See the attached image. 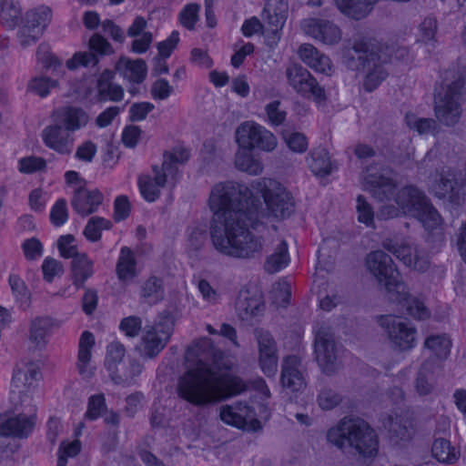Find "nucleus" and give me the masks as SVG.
Segmentation results:
<instances>
[{
	"label": "nucleus",
	"instance_id": "nucleus-1",
	"mask_svg": "<svg viewBox=\"0 0 466 466\" xmlns=\"http://www.w3.org/2000/svg\"><path fill=\"white\" fill-rule=\"evenodd\" d=\"M251 189L234 181L215 184L208 207L212 213L210 238L216 250L235 258H252L265 245L258 229L263 212Z\"/></svg>",
	"mask_w": 466,
	"mask_h": 466
},
{
	"label": "nucleus",
	"instance_id": "nucleus-2",
	"mask_svg": "<svg viewBox=\"0 0 466 466\" xmlns=\"http://www.w3.org/2000/svg\"><path fill=\"white\" fill-rule=\"evenodd\" d=\"M214 355L211 341L203 338L194 341L186 352L187 362H196L179 379L178 395L195 405L210 402L239 394L246 389L243 381L234 376L228 368L218 362L209 363Z\"/></svg>",
	"mask_w": 466,
	"mask_h": 466
},
{
	"label": "nucleus",
	"instance_id": "nucleus-3",
	"mask_svg": "<svg viewBox=\"0 0 466 466\" xmlns=\"http://www.w3.org/2000/svg\"><path fill=\"white\" fill-rule=\"evenodd\" d=\"M364 189L385 202L378 217L387 219L408 215L416 218L427 230L438 229L441 218L424 195L415 187H404L397 192L396 180L390 169L378 166L368 167L361 175Z\"/></svg>",
	"mask_w": 466,
	"mask_h": 466
},
{
	"label": "nucleus",
	"instance_id": "nucleus-4",
	"mask_svg": "<svg viewBox=\"0 0 466 466\" xmlns=\"http://www.w3.org/2000/svg\"><path fill=\"white\" fill-rule=\"evenodd\" d=\"M366 267L379 283L385 287L392 302L405 308L417 319H425L430 316V311L420 300L409 296L407 287L400 280L390 256L380 250L371 252L367 257Z\"/></svg>",
	"mask_w": 466,
	"mask_h": 466
},
{
	"label": "nucleus",
	"instance_id": "nucleus-5",
	"mask_svg": "<svg viewBox=\"0 0 466 466\" xmlns=\"http://www.w3.org/2000/svg\"><path fill=\"white\" fill-rule=\"evenodd\" d=\"M394 50L393 46H382L375 39L360 37L355 41L352 49L358 62L355 61L352 54H350L351 58H346L344 62L349 68L367 70L363 86L367 91L370 92L386 78L387 72L382 65L390 60Z\"/></svg>",
	"mask_w": 466,
	"mask_h": 466
},
{
	"label": "nucleus",
	"instance_id": "nucleus-6",
	"mask_svg": "<svg viewBox=\"0 0 466 466\" xmlns=\"http://www.w3.org/2000/svg\"><path fill=\"white\" fill-rule=\"evenodd\" d=\"M328 440L340 449L354 448L363 458H374L378 452L377 435L361 419H343L329 431Z\"/></svg>",
	"mask_w": 466,
	"mask_h": 466
},
{
	"label": "nucleus",
	"instance_id": "nucleus-7",
	"mask_svg": "<svg viewBox=\"0 0 466 466\" xmlns=\"http://www.w3.org/2000/svg\"><path fill=\"white\" fill-rule=\"evenodd\" d=\"M41 378L37 363L21 361L14 370L11 382V400L21 407H28L30 410L35 407V399L39 397L38 382Z\"/></svg>",
	"mask_w": 466,
	"mask_h": 466
},
{
	"label": "nucleus",
	"instance_id": "nucleus-8",
	"mask_svg": "<svg viewBox=\"0 0 466 466\" xmlns=\"http://www.w3.org/2000/svg\"><path fill=\"white\" fill-rule=\"evenodd\" d=\"M220 419L226 424L233 427L256 431L261 429L262 421L268 419V410L264 404L252 406L235 403L225 405L220 409Z\"/></svg>",
	"mask_w": 466,
	"mask_h": 466
},
{
	"label": "nucleus",
	"instance_id": "nucleus-9",
	"mask_svg": "<svg viewBox=\"0 0 466 466\" xmlns=\"http://www.w3.org/2000/svg\"><path fill=\"white\" fill-rule=\"evenodd\" d=\"M52 20V11L45 5L28 9L21 19L16 38L22 48L35 45L44 35Z\"/></svg>",
	"mask_w": 466,
	"mask_h": 466
},
{
	"label": "nucleus",
	"instance_id": "nucleus-10",
	"mask_svg": "<svg viewBox=\"0 0 466 466\" xmlns=\"http://www.w3.org/2000/svg\"><path fill=\"white\" fill-rule=\"evenodd\" d=\"M252 189L261 194L268 213L273 217L282 218L292 211L291 197L278 181L262 178L252 185Z\"/></svg>",
	"mask_w": 466,
	"mask_h": 466
},
{
	"label": "nucleus",
	"instance_id": "nucleus-11",
	"mask_svg": "<svg viewBox=\"0 0 466 466\" xmlns=\"http://www.w3.org/2000/svg\"><path fill=\"white\" fill-rule=\"evenodd\" d=\"M235 141L239 148H257L265 152H271L278 146L274 134L252 120L244 121L237 127Z\"/></svg>",
	"mask_w": 466,
	"mask_h": 466
},
{
	"label": "nucleus",
	"instance_id": "nucleus-12",
	"mask_svg": "<svg viewBox=\"0 0 466 466\" xmlns=\"http://www.w3.org/2000/svg\"><path fill=\"white\" fill-rule=\"evenodd\" d=\"M459 89L460 85L456 83H445L436 88L434 112L437 119L445 126H454L461 118Z\"/></svg>",
	"mask_w": 466,
	"mask_h": 466
},
{
	"label": "nucleus",
	"instance_id": "nucleus-13",
	"mask_svg": "<svg viewBox=\"0 0 466 466\" xmlns=\"http://www.w3.org/2000/svg\"><path fill=\"white\" fill-rule=\"evenodd\" d=\"M173 323L165 318L153 325L146 326L140 343L137 347L139 355L145 359H151L160 353L170 339Z\"/></svg>",
	"mask_w": 466,
	"mask_h": 466
},
{
	"label": "nucleus",
	"instance_id": "nucleus-14",
	"mask_svg": "<svg viewBox=\"0 0 466 466\" xmlns=\"http://www.w3.org/2000/svg\"><path fill=\"white\" fill-rule=\"evenodd\" d=\"M15 405L13 411L0 415V436L25 438L32 431L35 421V410Z\"/></svg>",
	"mask_w": 466,
	"mask_h": 466
},
{
	"label": "nucleus",
	"instance_id": "nucleus-15",
	"mask_svg": "<svg viewBox=\"0 0 466 466\" xmlns=\"http://www.w3.org/2000/svg\"><path fill=\"white\" fill-rule=\"evenodd\" d=\"M314 353L316 360L325 373L338 367V349L329 327L317 323L314 326Z\"/></svg>",
	"mask_w": 466,
	"mask_h": 466
},
{
	"label": "nucleus",
	"instance_id": "nucleus-16",
	"mask_svg": "<svg viewBox=\"0 0 466 466\" xmlns=\"http://www.w3.org/2000/svg\"><path fill=\"white\" fill-rule=\"evenodd\" d=\"M289 5L287 0L268 2L262 12L265 25L264 38L267 46L274 47L281 38V32L288 18Z\"/></svg>",
	"mask_w": 466,
	"mask_h": 466
},
{
	"label": "nucleus",
	"instance_id": "nucleus-17",
	"mask_svg": "<svg viewBox=\"0 0 466 466\" xmlns=\"http://www.w3.org/2000/svg\"><path fill=\"white\" fill-rule=\"evenodd\" d=\"M380 325L387 330L390 343L395 350L404 351L415 347L416 329L406 319L384 316L380 319Z\"/></svg>",
	"mask_w": 466,
	"mask_h": 466
},
{
	"label": "nucleus",
	"instance_id": "nucleus-18",
	"mask_svg": "<svg viewBox=\"0 0 466 466\" xmlns=\"http://www.w3.org/2000/svg\"><path fill=\"white\" fill-rule=\"evenodd\" d=\"M286 76L289 86L300 96L311 98L317 104L326 100L325 90L306 68L293 64L287 68Z\"/></svg>",
	"mask_w": 466,
	"mask_h": 466
},
{
	"label": "nucleus",
	"instance_id": "nucleus-19",
	"mask_svg": "<svg viewBox=\"0 0 466 466\" xmlns=\"http://www.w3.org/2000/svg\"><path fill=\"white\" fill-rule=\"evenodd\" d=\"M125 356V348L118 341L111 342L106 348L105 359V367L109 373L110 378L116 383H126L137 376L142 371V366L138 362H131L128 370H124L121 365Z\"/></svg>",
	"mask_w": 466,
	"mask_h": 466
},
{
	"label": "nucleus",
	"instance_id": "nucleus-20",
	"mask_svg": "<svg viewBox=\"0 0 466 466\" xmlns=\"http://www.w3.org/2000/svg\"><path fill=\"white\" fill-rule=\"evenodd\" d=\"M177 181L158 165H153L150 172L137 177V187L141 197L147 202H155L166 187H174Z\"/></svg>",
	"mask_w": 466,
	"mask_h": 466
},
{
	"label": "nucleus",
	"instance_id": "nucleus-21",
	"mask_svg": "<svg viewBox=\"0 0 466 466\" xmlns=\"http://www.w3.org/2000/svg\"><path fill=\"white\" fill-rule=\"evenodd\" d=\"M300 27L305 35L325 45H336L342 38V32L337 25L319 17L304 18Z\"/></svg>",
	"mask_w": 466,
	"mask_h": 466
},
{
	"label": "nucleus",
	"instance_id": "nucleus-22",
	"mask_svg": "<svg viewBox=\"0 0 466 466\" xmlns=\"http://www.w3.org/2000/svg\"><path fill=\"white\" fill-rule=\"evenodd\" d=\"M258 349V363L268 377L275 376L278 370V354L276 342L270 334L263 329L256 331Z\"/></svg>",
	"mask_w": 466,
	"mask_h": 466
},
{
	"label": "nucleus",
	"instance_id": "nucleus-23",
	"mask_svg": "<svg viewBox=\"0 0 466 466\" xmlns=\"http://www.w3.org/2000/svg\"><path fill=\"white\" fill-rule=\"evenodd\" d=\"M42 139L48 148L61 155L70 154L75 143L74 137L57 122L43 129Z\"/></svg>",
	"mask_w": 466,
	"mask_h": 466
},
{
	"label": "nucleus",
	"instance_id": "nucleus-24",
	"mask_svg": "<svg viewBox=\"0 0 466 466\" xmlns=\"http://www.w3.org/2000/svg\"><path fill=\"white\" fill-rule=\"evenodd\" d=\"M384 247L409 268L419 271H423L428 268V258L421 255L416 248H411L406 242H393L390 240L384 243Z\"/></svg>",
	"mask_w": 466,
	"mask_h": 466
},
{
	"label": "nucleus",
	"instance_id": "nucleus-25",
	"mask_svg": "<svg viewBox=\"0 0 466 466\" xmlns=\"http://www.w3.org/2000/svg\"><path fill=\"white\" fill-rule=\"evenodd\" d=\"M281 383L283 388L290 393L305 389L306 381L300 368V360L297 356H289L284 360Z\"/></svg>",
	"mask_w": 466,
	"mask_h": 466
},
{
	"label": "nucleus",
	"instance_id": "nucleus-26",
	"mask_svg": "<svg viewBox=\"0 0 466 466\" xmlns=\"http://www.w3.org/2000/svg\"><path fill=\"white\" fill-rule=\"evenodd\" d=\"M95 336L88 330L81 333L78 339L76 369L83 378H90L95 373L92 363V350L95 346Z\"/></svg>",
	"mask_w": 466,
	"mask_h": 466
},
{
	"label": "nucleus",
	"instance_id": "nucleus-27",
	"mask_svg": "<svg viewBox=\"0 0 466 466\" xmlns=\"http://www.w3.org/2000/svg\"><path fill=\"white\" fill-rule=\"evenodd\" d=\"M62 322L51 317H36L30 321L29 341L37 348L46 345L53 330L61 327Z\"/></svg>",
	"mask_w": 466,
	"mask_h": 466
},
{
	"label": "nucleus",
	"instance_id": "nucleus-28",
	"mask_svg": "<svg viewBox=\"0 0 466 466\" xmlns=\"http://www.w3.org/2000/svg\"><path fill=\"white\" fill-rule=\"evenodd\" d=\"M55 121L72 135L86 127L89 116L80 107L65 106L56 112Z\"/></svg>",
	"mask_w": 466,
	"mask_h": 466
},
{
	"label": "nucleus",
	"instance_id": "nucleus-29",
	"mask_svg": "<svg viewBox=\"0 0 466 466\" xmlns=\"http://www.w3.org/2000/svg\"><path fill=\"white\" fill-rule=\"evenodd\" d=\"M139 271L135 253L127 247L121 248L116 265L118 280L129 284L138 276Z\"/></svg>",
	"mask_w": 466,
	"mask_h": 466
},
{
	"label": "nucleus",
	"instance_id": "nucleus-30",
	"mask_svg": "<svg viewBox=\"0 0 466 466\" xmlns=\"http://www.w3.org/2000/svg\"><path fill=\"white\" fill-rule=\"evenodd\" d=\"M116 69L126 80L135 84L142 83L147 74V66L143 59H130L126 56L117 61Z\"/></svg>",
	"mask_w": 466,
	"mask_h": 466
},
{
	"label": "nucleus",
	"instance_id": "nucleus-31",
	"mask_svg": "<svg viewBox=\"0 0 466 466\" xmlns=\"http://www.w3.org/2000/svg\"><path fill=\"white\" fill-rule=\"evenodd\" d=\"M104 199L103 194L97 190H78L72 200L74 209L82 216L96 212Z\"/></svg>",
	"mask_w": 466,
	"mask_h": 466
},
{
	"label": "nucleus",
	"instance_id": "nucleus-32",
	"mask_svg": "<svg viewBox=\"0 0 466 466\" xmlns=\"http://www.w3.org/2000/svg\"><path fill=\"white\" fill-rule=\"evenodd\" d=\"M262 307L261 296L256 289L252 290L245 289L239 291L236 309L242 319L256 316L262 310Z\"/></svg>",
	"mask_w": 466,
	"mask_h": 466
},
{
	"label": "nucleus",
	"instance_id": "nucleus-33",
	"mask_svg": "<svg viewBox=\"0 0 466 466\" xmlns=\"http://www.w3.org/2000/svg\"><path fill=\"white\" fill-rule=\"evenodd\" d=\"M453 175L448 172L437 173L430 179L429 187L436 197L440 198H448L450 201L453 202L459 195L461 188L458 187L457 182L453 183L450 177Z\"/></svg>",
	"mask_w": 466,
	"mask_h": 466
},
{
	"label": "nucleus",
	"instance_id": "nucleus-34",
	"mask_svg": "<svg viewBox=\"0 0 466 466\" xmlns=\"http://www.w3.org/2000/svg\"><path fill=\"white\" fill-rule=\"evenodd\" d=\"M403 392L400 389H395L390 394V399L393 404L397 406L400 404V402L403 400ZM398 409L400 410V413L395 412V418L389 416L384 420L383 424L384 427L390 431H392L396 435L404 438L408 424L410 425V423L408 420L407 412L404 411L400 407H398Z\"/></svg>",
	"mask_w": 466,
	"mask_h": 466
},
{
	"label": "nucleus",
	"instance_id": "nucleus-35",
	"mask_svg": "<svg viewBox=\"0 0 466 466\" xmlns=\"http://www.w3.org/2000/svg\"><path fill=\"white\" fill-rule=\"evenodd\" d=\"M189 158V150L184 146H177L164 154L163 162L158 166L177 182L179 179L177 165L185 164Z\"/></svg>",
	"mask_w": 466,
	"mask_h": 466
},
{
	"label": "nucleus",
	"instance_id": "nucleus-36",
	"mask_svg": "<svg viewBox=\"0 0 466 466\" xmlns=\"http://www.w3.org/2000/svg\"><path fill=\"white\" fill-rule=\"evenodd\" d=\"M431 452L432 458L443 464H454L461 456L460 451L444 438H436L433 441Z\"/></svg>",
	"mask_w": 466,
	"mask_h": 466
},
{
	"label": "nucleus",
	"instance_id": "nucleus-37",
	"mask_svg": "<svg viewBox=\"0 0 466 466\" xmlns=\"http://www.w3.org/2000/svg\"><path fill=\"white\" fill-rule=\"evenodd\" d=\"M94 274V261L85 253H79L73 258L72 276L76 289L83 286L87 279Z\"/></svg>",
	"mask_w": 466,
	"mask_h": 466
},
{
	"label": "nucleus",
	"instance_id": "nucleus-38",
	"mask_svg": "<svg viewBox=\"0 0 466 466\" xmlns=\"http://www.w3.org/2000/svg\"><path fill=\"white\" fill-rule=\"evenodd\" d=\"M251 151L252 150L238 147L234 163L235 167L238 170L252 176H257L263 171V165L261 161L251 153Z\"/></svg>",
	"mask_w": 466,
	"mask_h": 466
},
{
	"label": "nucleus",
	"instance_id": "nucleus-39",
	"mask_svg": "<svg viewBox=\"0 0 466 466\" xmlns=\"http://www.w3.org/2000/svg\"><path fill=\"white\" fill-rule=\"evenodd\" d=\"M22 17V7L17 0H5L0 5V24L5 28L19 26Z\"/></svg>",
	"mask_w": 466,
	"mask_h": 466
},
{
	"label": "nucleus",
	"instance_id": "nucleus-40",
	"mask_svg": "<svg viewBox=\"0 0 466 466\" xmlns=\"http://www.w3.org/2000/svg\"><path fill=\"white\" fill-rule=\"evenodd\" d=\"M112 76L111 71H106L102 74L97 83L96 101H120L123 98L124 90L120 86L106 83L112 78Z\"/></svg>",
	"mask_w": 466,
	"mask_h": 466
},
{
	"label": "nucleus",
	"instance_id": "nucleus-41",
	"mask_svg": "<svg viewBox=\"0 0 466 466\" xmlns=\"http://www.w3.org/2000/svg\"><path fill=\"white\" fill-rule=\"evenodd\" d=\"M289 261L288 245L285 241L280 240L273 252L268 256L264 267L268 273H276L285 268Z\"/></svg>",
	"mask_w": 466,
	"mask_h": 466
},
{
	"label": "nucleus",
	"instance_id": "nucleus-42",
	"mask_svg": "<svg viewBox=\"0 0 466 466\" xmlns=\"http://www.w3.org/2000/svg\"><path fill=\"white\" fill-rule=\"evenodd\" d=\"M308 165L316 176L329 175L332 170V163L330 161L329 152L323 147H319L311 151Z\"/></svg>",
	"mask_w": 466,
	"mask_h": 466
},
{
	"label": "nucleus",
	"instance_id": "nucleus-43",
	"mask_svg": "<svg viewBox=\"0 0 466 466\" xmlns=\"http://www.w3.org/2000/svg\"><path fill=\"white\" fill-rule=\"evenodd\" d=\"M425 347L439 359H445L451 350V341L446 335L431 336L425 341Z\"/></svg>",
	"mask_w": 466,
	"mask_h": 466
},
{
	"label": "nucleus",
	"instance_id": "nucleus-44",
	"mask_svg": "<svg viewBox=\"0 0 466 466\" xmlns=\"http://www.w3.org/2000/svg\"><path fill=\"white\" fill-rule=\"evenodd\" d=\"M112 224L108 219L101 217H93L87 222L84 235L90 241H97L101 238L103 230L109 229Z\"/></svg>",
	"mask_w": 466,
	"mask_h": 466
},
{
	"label": "nucleus",
	"instance_id": "nucleus-45",
	"mask_svg": "<svg viewBox=\"0 0 466 466\" xmlns=\"http://www.w3.org/2000/svg\"><path fill=\"white\" fill-rule=\"evenodd\" d=\"M405 120L410 128L416 130L419 134L434 135L437 124L433 119L418 117L414 113L406 114Z\"/></svg>",
	"mask_w": 466,
	"mask_h": 466
},
{
	"label": "nucleus",
	"instance_id": "nucleus-46",
	"mask_svg": "<svg viewBox=\"0 0 466 466\" xmlns=\"http://www.w3.org/2000/svg\"><path fill=\"white\" fill-rule=\"evenodd\" d=\"M437 33V21L434 17H426L419 25L417 39L431 46H434Z\"/></svg>",
	"mask_w": 466,
	"mask_h": 466
},
{
	"label": "nucleus",
	"instance_id": "nucleus-47",
	"mask_svg": "<svg viewBox=\"0 0 466 466\" xmlns=\"http://www.w3.org/2000/svg\"><path fill=\"white\" fill-rule=\"evenodd\" d=\"M93 86L94 82L89 78L79 80L71 85L68 96H74L79 100L96 101V96L94 97L91 96Z\"/></svg>",
	"mask_w": 466,
	"mask_h": 466
},
{
	"label": "nucleus",
	"instance_id": "nucleus-48",
	"mask_svg": "<svg viewBox=\"0 0 466 466\" xmlns=\"http://www.w3.org/2000/svg\"><path fill=\"white\" fill-rule=\"evenodd\" d=\"M57 86V82L50 77L37 76L28 84V90L42 97L46 96L50 91Z\"/></svg>",
	"mask_w": 466,
	"mask_h": 466
},
{
	"label": "nucleus",
	"instance_id": "nucleus-49",
	"mask_svg": "<svg viewBox=\"0 0 466 466\" xmlns=\"http://www.w3.org/2000/svg\"><path fill=\"white\" fill-rule=\"evenodd\" d=\"M81 450L78 440L66 441L60 444L56 466H66L67 460L76 456Z\"/></svg>",
	"mask_w": 466,
	"mask_h": 466
},
{
	"label": "nucleus",
	"instance_id": "nucleus-50",
	"mask_svg": "<svg viewBox=\"0 0 466 466\" xmlns=\"http://www.w3.org/2000/svg\"><path fill=\"white\" fill-rule=\"evenodd\" d=\"M272 293L274 303L279 307H285L291 297V286L287 280L281 279L274 284Z\"/></svg>",
	"mask_w": 466,
	"mask_h": 466
},
{
	"label": "nucleus",
	"instance_id": "nucleus-51",
	"mask_svg": "<svg viewBox=\"0 0 466 466\" xmlns=\"http://www.w3.org/2000/svg\"><path fill=\"white\" fill-rule=\"evenodd\" d=\"M46 162L40 157H22L17 162V168L19 172L24 174H31L45 169Z\"/></svg>",
	"mask_w": 466,
	"mask_h": 466
},
{
	"label": "nucleus",
	"instance_id": "nucleus-52",
	"mask_svg": "<svg viewBox=\"0 0 466 466\" xmlns=\"http://www.w3.org/2000/svg\"><path fill=\"white\" fill-rule=\"evenodd\" d=\"M200 5L198 4H188L179 13V22L187 29H193L198 21Z\"/></svg>",
	"mask_w": 466,
	"mask_h": 466
},
{
	"label": "nucleus",
	"instance_id": "nucleus-53",
	"mask_svg": "<svg viewBox=\"0 0 466 466\" xmlns=\"http://www.w3.org/2000/svg\"><path fill=\"white\" fill-rule=\"evenodd\" d=\"M266 121L271 126H279L286 119V112L281 109L279 101H273L266 105Z\"/></svg>",
	"mask_w": 466,
	"mask_h": 466
},
{
	"label": "nucleus",
	"instance_id": "nucleus-54",
	"mask_svg": "<svg viewBox=\"0 0 466 466\" xmlns=\"http://www.w3.org/2000/svg\"><path fill=\"white\" fill-rule=\"evenodd\" d=\"M49 199L50 195L47 191L42 188H35L28 197L29 207L35 212H43Z\"/></svg>",
	"mask_w": 466,
	"mask_h": 466
},
{
	"label": "nucleus",
	"instance_id": "nucleus-55",
	"mask_svg": "<svg viewBox=\"0 0 466 466\" xmlns=\"http://www.w3.org/2000/svg\"><path fill=\"white\" fill-rule=\"evenodd\" d=\"M24 255L27 260H36L43 256L44 247L35 238L25 239L22 244Z\"/></svg>",
	"mask_w": 466,
	"mask_h": 466
},
{
	"label": "nucleus",
	"instance_id": "nucleus-56",
	"mask_svg": "<svg viewBox=\"0 0 466 466\" xmlns=\"http://www.w3.org/2000/svg\"><path fill=\"white\" fill-rule=\"evenodd\" d=\"M36 58L44 67L56 69L62 66V62L52 53L46 45L41 44L37 47Z\"/></svg>",
	"mask_w": 466,
	"mask_h": 466
},
{
	"label": "nucleus",
	"instance_id": "nucleus-57",
	"mask_svg": "<svg viewBox=\"0 0 466 466\" xmlns=\"http://www.w3.org/2000/svg\"><path fill=\"white\" fill-rule=\"evenodd\" d=\"M68 219L66 202L64 199H58L51 208L50 220L56 227L64 225Z\"/></svg>",
	"mask_w": 466,
	"mask_h": 466
},
{
	"label": "nucleus",
	"instance_id": "nucleus-58",
	"mask_svg": "<svg viewBox=\"0 0 466 466\" xmlns=\"http://www.w3.org/2000/svg\"><path fill=\"white\" fill-rule=\"evenodd\" d=\"M42 272L44 279L52 282L56 277L63 273V266L58 260L47 257L43 261Z\"/></svg>",
	"mask_w": 466,
	"mask_h": 466
},
{
	"label": "nucleus",
	"instance_id": "nucleus-59",
	"mask_svg": "<svg viewBox=\"0 0 466 466\" xmlns=\"http://www.w3.org/2000/svg\"><path fill=\"white\" fill-rule=\"evenodd\" d=\"M173 93V86L164 78L156 80L150 88V94L155 100H166Z\"/></svg>",
	"mask_w": 466,
	"mask_h": 466
},
{
	"label": "nucleus",
	"instance_id": "nucleus-60",
	"mask_svg": "<svg viewBox=\"0 0 466 466\" xmlns=\"http://www.w3.org/2000/svg\"><path fill=\"white\" fill-rule=\"evenodd\" d=\"M142 295L147 298L150 303L159 300L163 296L160 280L156 278L149 279L144 284Z\"/></svg>",
	"mask_w": 466,
	"mask_h": 466
},
{
	"label": "nucleus",
	"instance_id": "nucleus-61",
	"mask_svg": "<svg viewBox=\"0 0 466 466\" xmlns=\"http://www.w3.org/2000/svg\"><path fill=\"white\" fill-rule=\"evenodd\" d=\"M96 57L90 52H76L72 58L66 61V67L69 70H75L79 66H87L88 65H95Z\"/></svg>",
	"mask_w": 466,
	"mask_h": 466
},
{
	"label": "nucleus",
	"instance_id": "nucleus-62",
	"mask_svg": "<svg viewBox=\"0 0 466 466\" xmlns=\"http://www.w3.org/2000/svg\"><path fill=\"white\" fill-rule=\"evenodd\" d=\"M288 147L295 153H303L307 150L309 143L307 137L299 132L284 136Z\"/></svg>",
	"mask_w": 466,
	"mask_h": 466
},
{
	"label": "nucleus",
	"instance_id": "nucleus-63",
	"mask_svg": "<svg viewBox=\"0 0 466 466\" xmlns=\"http://www.w3.org/2000/svg\"><path fill=\"white\" fill-rule=\"evenodd\" d=\"M105 398L103 395H93L88 400L87 410L85 414L88 420L97 419L105 410Z\"/></svg>",
	"mask_w": 466,
	"mask_h": 466
},
{
	"label": "nucleus",
	"instance_id": "nucleus-64",
	"mask_svg": "<svg viewBox=\"0 0 466 466\" xmlns=\"http://www.w3.org/2000/svg\"><path fill=\"white\" fill-rule=\"evenodd\" d=\"M131 211V204L127 196L120 195L114 202V218L119 222L126 219Z\"/></svg>",
	"mask_w": 466,
	"mask_h": 466
}]
</instances>
